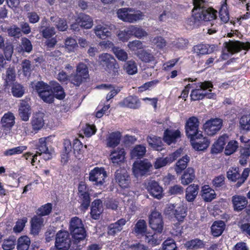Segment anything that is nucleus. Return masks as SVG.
<instances>
[{"label":"nucleus","instance_id":"nucleus-11","mask_svg":"<svg viewBox=\"0 0 250 250\" xmlns=\"http://www.w3.org/2000/svg\"><path fill=\"white\" fill-rule=\"evenodd\" d=\"M70 244L69 234L66 231H61L56 235L55 246L59 250H67Z\"/></svg>","mask_w":250,"mask_h":250},{"label":"nucleus","instance_id":"nucleus-57","mask_svg":"<svg viewBox=\"0 0 250 250\" xmlns=\"http://www.w3.org/2000/svg\"><path fill=\"white\" fill-rule=\"evenodd\" d=\"M112 50L114 54L119 60L125 61L127 59L128 54L124 50L116 47H114Z\"/></svg>","mask_w":250,"mask_h":250},{"label":"nucleus","instance_id":"nucleus-18","mask_svg":"<svg viewBox=\"0 0 250 250\" xmlns=\"http://www.w3.org/2000/svg\"><path fill=\"white\" fill-rule=\"evenodd\" d=\"M116 182L122 188H126L129 185V176L125 169H119L115 173Z\"/></svg>","mask_w":250,"mask_h":250},{"label":"nucleus","instance_id":"nucleus-20","mask_svg":"<svg viewBox=\"0 0 250 250\" xmlns=\"http://www.w3.org/2000/svg\"><path fill=\"white\" fill-rule=\"evenodd\" d=\"M122 135L119 131L108 133L106 138V146L109 147H115L120 143Z\"/></svg>","mask_w":250,"mask_h":250},{"label":"nucleus","instance_id":"nucleus-1","mask_svg":"<svg viewBox=\"0 0 250 250\" xmlns=\"http://www.w3.org/2000/svg\"><path fill=\"white\" fill-rule=\"evenodd\" d=\"M194 10L198 11L195 13L194 19L198 21L208 22L210 27L208 28V33L211 35L216 33L220 25L219 21L217 19V11L212 8L205 6L206 1L204 0H193Z\"/></svg>","mask_w":250,"mask_h":250},{"label":"nucleus","instance_id":"nucleus-52","mask_svg":"<svg viewBox=\"0 0 250 250\" xmlns=\"http://www.w3.org/2000/svg\"><path fill=\"white\" fill-rule=\"evenodd\" d=\"M25 146H20L5 150L3 154L5 156H10L17 154H21L24 151L27 149Z\"/></svg>","mask_w":250,"mask_h":250},{"label":"nucleus","instance_id":"nucleus-23","mask_svg":"<svg viewBox=\"0 0 250 250\" xmlns=\"http://www.w3.org/2000/svg\"><path fill=\"white\" fill-rule=\"evenodd\" d=\"M102 202L100 199L94 200L92 203L91 215L94 219L99 218L100 215L103 212Z\"/></svg>","mask_w":250,"mask_h":250},{"label":"nucleus","instance_id":"nucleus-61","mask_svg":"<svg viewBox=\"0 0 250 250\" xmlns=\"http://www.w3.org/2000/svg\"><path fill=\"white\" fill-rule=\"evenodd\" d=\"M128 48L132 51H137L138 50L142 49L144 46L141 41L139 40H134L129 42L127 44Z\"/></svg>","mask_w":250,"mask_h":250},{"label":"nucleus","instance_id":"nucleus-55","mask_svg":"<svg viewBox=\"0 0 250 250\" xmlns=\"http://www.w3.org/2000/svg\"><path fill=\"white\" fill-rule=\"evenodd\" d=\"M117 36L120 41L126 42L132 37L130 27L129 26L125 29L120 31L117 34Z\"/></svg>","mask_w":250,"mask_h":250},{"label":"nucleus","instance_id":"nucleus-3","mask_svg":"<svg viewBox=\"0 0 250 250\" xmlns=\"http://www.w3.org/2000/svg\"><path fill=\"white\" fill-rule=\"evenodd\" d=\"M199 122L195 117L189 118L187 121L186 124V131L188 138L191 141L196 139H200L202 137V132L199 130Z\"/></svg>","mask_w":250,"mask_h":250},{"label":"nucleus","instance_id":"nucleus-24","mask_svg":"<svg viewBox=\"0 0 250 250\" xmlns=\"http://www.w3.org/2000/svg\"><path fill=\"white\" fill-rule=\"evenodd\" d=\"M125 158V152L123 148H117L112 151L110 159L114 164H119L124 161Z\"/></svg>","mask_w":250,"mask_h":250},{"label":"nucleus","instance_id":"nucleus-43","mask_svg":"<svg viewBox=\"0 0 250 250\" xmlns=\"http://www.w3.org/2000/svg\"><path fill=\"white\" fill-rule=\"evenodd\" d=\"M146 152V147L142 145L136 146L131 150L130 155L132 158L138 159L143 157Z\"/></svg>","mask_w":250,"mask_h":250},{"label":"nucleus","instance_id":"nucleus-46","mask_svg":"<svg viewBox=\"0 0 250 250\" xmlns=\"http://www.w3.org/2000/svg\"><path fill=\"white\" fill-rule=\"evenodd\" d=\"M30 240L26 236L20 237L18 240V250H28L30 245Z\"/></svg>","mask_w":250,"mask_h":250},{"label":"nucleus","instance_id":"nucleus-42","mask_svg":"<svg viewBox=\"0 0 250 250\" xmlns=\"http://www.w3.org/2000/svg\"><path fill=\"white\" fill-rule=\"evenodd\" d=\"M193 147L199 151L206 149L209 146L210 142L207 138H203L202 141H196V140L191 141Z\"/></svg>","mask_w":250,"mask_h":250},{"label":"nucleus","instance_id":"nucleus-15","mask_svg":"<svg viewBox=\"0 0 250 250\" xmlns=\"http://www.w3.org/2000/svg\"><path fill=\"white\" fill-rule=\"evenodd\" d=\"M145 186L148 192L153 197L158 199L162 198L163 188L157 182L149 180L145 183Z\"/></svg>","mask_w":250,"mask_h":250},{"label":"nucleus","instance_id":"nucleus-8","mask_svg":"<svg viewBox=\"0 0 250 250\" xmlns=\"http://www.w3.org/2000/svg\"><path fill=\"white\" fill-rule=\"evenodd\" d=\"M222 124V119L212 118L205 123L204 125V129L208 135H213L221 129Z\"/></svg>","mask_w":250,"mask_h":250},{"label":"nucleus","instance_id":"nucleus-16","mask_svg":"<svg viewBox=\"0 0 250 250\" xmlns=\"http://www.w3.org/2000/svg\"><path fill=\"white\" fill-rule=\"evenodd\" d=\"M227 51L231 54L238 52L242 49L247 50L250 49V42H242L239 41H230L226 42Z\"/></svg>","mask_w":250,"mask_h":250},{"label":"nucleus","instance_id":"nucleus-32","mask_svg":"<svg viewBox=\"0 0 250 250\" xmlns=\"http://www.w3.org/2000/svg\"><path fill=\"white\" fill-rule=\"evenodd\" d=\"M126 220L122 218L115 223L110 224L108 226V234L114 235L117 232L120 231L123 229V226H124Z\"/></svg>","mask_w":250,"mask_h":250},{"label":"nucleus","instance_id":"nucleus-4","mask_svg":"<svg viewBox=\"0 0 250 250\" xmlns=\"http://www.w3.org/2000/svg\"><path fill=\"white\" fill-rule=\"evenodd\" d=\"M250 172L249 168L244 169L242 174L240 173L238 167H230L227 172V177L229 180L232 182H237L236 187H240L247 180Z\"/></svg>","mask_w":250,"mask_h":250},{"label":"nucleus","instance_id":"nucleus-40","mask_svg":"<svg viewBox=\"0 0 250 250\" xmlns=\"http://www.w3.org/2000/svg\"><path fill=\"white\" fill-rule=\"evenodd\" d=\"M79 24L85 29H89L93 25V20L91 18L85 14H81L79 17Z\"/></svg>","mask_w":250,"mask_h":250},{"label":"nucleus","instance_id":"nucleus-56","mask_svg":"<svg viewBox=\"0 0 250 250\" xmlns=\"http://www.w3.org/2000/svg\"><path fill=\"white\" fill-rule=\"evenodd\" d=\"M238 147V143L237 141L231 140L226 146L225 149V153L227 155H229L236 151Z\"/></svg>","mask_w":250,"mask_h":250},{"label":"nucleus","instance_id":"nucleus-13","mask_svg":"<svg viewBox=\"0 0 250 250\" xmlns=\"http://www.w3.org/2000/svg\"><path fill=\"white\" fill-rule=\"evenodd\" d=\"M149 225L154 230L161 232L163 229V222L161 214L156 211L151 212L149 216Z\"/></svg>","mask_w":250,"mask_h":250},{"label":"nucleus","instance_id":"nucleus-59","mask_svg":"<svg viewBox=\"0 0 250 250\" xmlns=\"http://www.w3.org/2000/svg\"><path fill=\"white\" fill-rule=\"evenodd\" d=\"M76 72L85 79L89 76L88 67L83 62L79 63L77 66Z\"/></svg>","mask_w":250,"mask_h":250},{"label":"nucleus","instance_id":"nucleus-9","mask_svg":"<svg viewBox=\"0 0 250 250\" xmlns=\"http://www.w3.org/2000/svg\"><path fill=\"white\" fill-rule=\"evenodd\" d=\"M152 167L147 159L135 162L133 166V172L136 177L143 176L149 171Z\"/></svg>","mask_w":250,"mask_h":250},{"label":"nucleus","instance_id":"nucleus-19","mask_svg":"<svg viewBox=\"0 0 250 250\" xmlns=\"http://www.w3.org/2000/svg\"><path fill=\"white\" fill-rule=\"evenodd\" d=\"M31 114V109L29 104L25 101H21L19 108V115L24 121H28Z\"/></svg>","mask_w":250,"mask_h":250},{"label":"nucleus","instance_id":"nucleus-58","mask_svg":"<svg viewBox=\"0 0 250 250\" xmlns=\"http://www.w3.org/2000/svg\"><path fill=\"white\" fill-rule=\"evenodd\" d=\"M35 87L39 96L40 97L41 96H43V92L46 91V90L50 89L51 86L43 82H38L36 83Z\"/></svg>","mask_w":250,"mask_h":250},{"label":"nucleus","instance_id":"nucleus-5","mask_svg":"<svg viewBox=\"0 0 250 250\" xmlns=\"http://www.w3.org/2000/svg\"><path fill=\"white\" fill-rule=\"evenodd\" d=\"M99 59L108 73L112 76L118 74L119 66L113 56L108 53H104L100 56Z\"/></svg>","mask_w":250,"mask_h":250},{"label":"nucleus","instance_id":"nucleus-45","mask_svg":"<svg viewBox=\"0 0 250 250\" xmlns=\"http://www.w3.org/2000/svg\"><path fill=\"white\" fill-rule=\"evenodd\" d=\"M124 70L129 75H134L137 72V66L134 61L126 62L124 65Z\"/></svg>","mask_w":250,"mask_h":250},{"label":"nucleus","instance_id":"nucleus-33","mask_svg":"<svg viewBox=\"0 0 250 250\" xmlns=\"http://www.w3.org/2000/svg\"><path fill=\"white\" fill-rule=\"evenodd\" d=\"M225 228V223L223 221H215L211 227V232L215 237L221 235Z\"/></svg>","mask_w":250,"mask_h":250},{"label":"nucleus","instance_id":"nucleus-64","mask_svg":"<svg viewBox=\"0 0 250 250\" xmlns=\"http://www.w3.org/2000/svg\"><path fill=\"white\" fill-rule=\"evenodd\" d=\"M15 239L10 238L4 240L2 247L4 250H12L15 248Z\"/></svg>","mask_w":250,"mask_h":250},{"label":"nucleus","instance_id":"nucleus-47","mask_svg":"<svg viewBox=\"0 0 250 250\" xmlns=\"http://www.w3.org/2000/svg\"><path fill=\"white\" fill-rule=\"evenodd\" d=\"M185 245L188 249L197 250L204 248L205 243L201 240L194 239L187 242Z\"/></svg>","mask_w":250,"mask_h":250},{"label":"nucleus","instance_id":"nucleus-35","mask_svg":"<svg viewBox=\"0 0 250 250\" xmlns=\"http://www.w3.org/2000/svg\"><path fill=\"white\" fill-rule=\"evenodd\" d=\"M199 187L195 184L189 186L186 189V198L188 202H192L197 196Z\"/></svg>","mask_w":250,"mask_h":250},{"label":"nucleus","instance_id":"nucleus-31","mask_svg":"<svg viewBox=\"0 0 250 250\" xmlns=\"http://www.w3.org/2000/svg\"><path fill=\"white\" fill-rule=\"evenodd\" d=\"M94 31L97 37L104 39L110 36V32L107 26L104 23L98 24L94 28Z\"/></svg>","mask_w":250,"mask_h":250},{"label":"nucleus","instance_id":"nucleus-36","mask_svg":"<svg viewBox=\"0 0 250 250\" xmlns=\"http://www.w3.org/2000/svg\"><path fill=\"white\" fill-rule=\"evenodd\" d=\"M32 50V45L31 42L26 38H22L21 44L16 48V50L19 53L26 52L30 53Z\"/></svg>","mask_w":250,"mask_h":250},{"label":"nucleus","instance_id":"nucleus-39","mask_svg":"<svg viewBox=\"0 0 250 250\" xmlns=\"http://www.w3.org/2000/svg\"><path fill=\"white\" fill-rule=\"evenodd\" d=\"M189 160V157L186 155L178 161L175 167V170L177 174L181 173L187 167Z\"/></svg>","mask_w":250,"mask_h":250},{"label":"nucleus","instance_id":"nucleus-60","mask_svg":"<svg viewBox=\"0 0 250 250\" xmlns=\"http://www.w3.org/2000/svg\"><path fill=\"white\" fill-rule=\"evenodd\" d=\"M52 209V204L47 203L39 208L37 210V213L42 217V216L47 215L51 212Z\"/></svg>","mask_w":250,"mask_h":250},{"label":"nucleus","instance_id":"nucleus-54","mask_svg":"<svg viewBox=\"0 0 250 250\" xmlns=\"http://www.w3.org/2000/svg\"><path fill=\"white\" fill-rule=\"evenodd\" d=\"M193 52L197 55H205L208 53L209 47L208 44H199L193 47Z\"/></svg>","mask_w":250,"mask_h":250},{"label":"nucleus","instance_id":"nucleus-25","mask_svg":"<svg viewBox=\"0 0 250 250\" xmlns=\"http://www.w3.org/2000/svg\"><path fill=\"white\" fill-rule=\"evenodd\" d=\"M124 106L136 109L140 106V102L136 96H128L124 99L120 103Z\"/></svg>","mask_w":250,"mask_h":250},{"label":"nucleus","instance_id":"nucleus-29","mask_svg":"<svg viewBox=\"0 0 250 250\" xmlns=\"http://www.w3.org/2000/svg\"><path fill=\"white\" fill-rule=\"evenodd\" d=\"M228 138L227 134H224L220 136L214 143L211 148V152L213 153H218L221 152L224 147L226 141Z\"/></svg>","mask_w":250,"mask_h":250},{"label":"nucleus","instance_id":"nucleus-63","mask_svg":"<svg viewBox=\"0 0 250 250\" xmlns=\"http://www.w3.org/2000/svg\"><path fill=\"white\" fill-rule=\"evenodd\" d=\"M43 95V96H41L40 97L44 102L48 103H52L54 100V94L52 87H50V89L46 90V91L44 92Z\"/></svg>","mask_w":250,"mask_h":250},{"label":"nucleus","instance_id":"nucleus-28","mask_svg":"<svg viewBox=\"0 0 250 250\" xmlns=\"http://www.w3.org/2000/svg\"><path fill=\"white\" fill-rule=\"evenodd\" d=\"M44 224L43 218L40 216H35L31 220V233L33 234L38 233L39 230Z\"/></svg>","mask_w":250,"mask_h":250},{"label":"nucleus","instance_id":"nucleus-14","mask_svg":"<svg viewBox=\"0 0 250 250\" xmlns=\"http://www.w3.org/2000/svg\"><path fill=\"white\" fill-rule=\"evenodd\" d=\"M182 133L179 129H167L164 133L163 140L167 145L175 144L180 139Z\"/></svg>","mask_w":250,"mask_h":250},{"label":"nucleus","instance_id":"nucleus-51","mask_svg":"<svg viewBox=\"0 0 250 250\" xmlns=\"http://www.w3.org/2000/svg\"><path fill=\"white\" fill-rule=\"evenodd\" d=\"M53 87H52L53 91L54 97H55L58 99L62 100L65 97L64 90L62 87L57 82L52 83Z\"/></svg>","mask_w":250,"mask_h":250},{"label":"nucleus","instance_id":"nucleus-37","mask_svg":"<svg viewBox=\"0 0 250 250\" xmlns=\"http://www.w3.org/2000/svg\"><path fill=\"white\" fill-rule=\"evenodd\" d=\"M98 89H104L109 91V92L107 94L106 96L107 101H109L113 98L119 92L120 89L116 88L114 86L111 84H102L96 87Z\"/></svg>","mask_w":250,"mask_h":250},{"label":"nucleus","instance_id":"nucleus-27","mask_svg":"<svg viewBox=\"0 0 250 250\" xmlns=\"http://www.w3.org/2000/svg\"><path fill=\"white\" fill-rule=\"evenodd\" d=\"M195 178V170L193 168L188 167L184 172L181 177V182L183 185H188L191 183Z\"/></svg>","mask_w":250,"mask_h":250},{"label":"nucleus","instance_id":"nucleus-30","mask_svg":"<svg viewBox=\"0 0 250 250\" xmlns=\"http://www.w3.org/2000/svg\"><path fill=\"white\" fill-rule=\"evenodd\" d=\"M201 196L206 202H210L216 197L214 190L208 185H205L202 188Z\"/></svg>","mask_w":250,"mask_h":250},{"label":"nucleus","instance_id":"nucleus-26","mask_svg":"<svg viewBox=\"0 0 250 250\" xmlns=\"http://www.w3.org/2000/svg\"><path fill=\"white\" fill-rule=\"evenodd\" d=\"M72 153L70 141L65 140L63 142V150L61 154V162L64 164L66 163Z\"/></svg>","mask_w":250,"mask_h":250},{"label":"nucleus","instance_id":"nucleus-21","mask_svg":"<svg viewBox=\"0 0 250 250\" xmlns=\"http://www.w3.org/2000/svg\"><path fill=\"white\" fill-rule=\"evenodd\" d=\"M43 117V113L41 112L36 113L33 115L31 120V125L34 131L40 130L44 125Z\"/></svg>","mask_w":250,"mask_h":250},{"label":"nucleus","instance_id":"nucleus-62","mask_svg":"<svg viewBox=\"0 0 250 250\" xmlns=\"http://www.w3.org/2000/svg\"><path fill=\"white\" fill-rule=\"evenodd\" d=\"M83 76L77 72L75 74H71L69 77V82L76 86H79L85 80Z\"/></svg>","mask_w":250,"mask_h":250},{"label":"nucleus","instance_id":"nucleus-12","mask_svg":"<svg viewBox=\"0 0 250 250\" xmlns=\"http://www.w3.org/2000/svg\"><path fill=\"white\" fill-rule=\"evenodd\" d=\"M70 232L73 238V243L78 245L77 249H81L85 244L83 241L86 235L84 227L82 228L79 227V228L70 230Z\"/></svg>","mask_w":250,"mask_h":250},{"label":"nucleus","instance_id":"nucleus-10","mask_svg":"<svg viewBox=\"0 0 250 250\" xmlns=\"http://www.w3.org/2000/svg\"><path fill=\"white\" fill-rule=\"evenodd\" d=\"M106 177V173L103 168L95 167L90 172L89 179L97 186H101L104 183Z\"/></svg>","mask_w":250,"mask_h":250},{"label":"nucleus","instance_id":"nucleus-17","mask_svg":"<svg viewBox=\"0 0 250 250\" xmlns=\"http://www.w3.org/2000/svg\"><path fill=\"white\" fill-rule=\"evenodd\" d=\"M172 211H173L174 217L179 222L183 221L187 215L186 209L183 206L176 207L173 205H169L166 209L165 212L170 213Z\"/></svg>","mask_w":250,"mask_h":250},{"label":"nucleus","instance_id":"nucleus-49","mask_svg":"<svg viewBox=\"0 0 250 250\" xmlns=\"http://www.w3.org/2000/svg\"><path fill=\"white\" fill-rule=\"evenodd\" d=\"M132 36H134L137 38L141 39L147 35V32L142 28L136 25H130Z\"/></svg>","mask_w":250,"mask_h":250},{"label":"nucleus","instance_id":"nucleus-6","mask_svg":"<svg viewBox=\"0 0 250 250\" xmlns=\"http://www.w3.org/2000/svg\"><path fill=\"white\" fill-rule=\"evenodd\" d=\"M200 89L192 90L191 94V99L193 101L199 100L203 99L205 96H208V98H213L214 95L212 93L204 92V91L208 89V91H211V88L213 87V84L210 82L205 81L200 83Z\"/></svg>","mask_w":250,"mask_h":250},{"label":"nucleus","instance_id":"nucleus-44","mask_svg":"<svg viewBox=\"0 0 250 250\" xmlns=\"http://www.w3.org/2000/svg\"><path fill=\"white\" fill-rule=\"evenodd\" d=\"M137 57L143 62H149L154 60V56L148 51L142 50L136 53Z\"/></svg>","mask_w":250,"mask_h":250},{"label":"nucleus","instance_id":"nucleus-38","mask_svg":"<svg viewBox=\"0 0 250 250\" xmlns=\"http://www.w3.org/2000/svg\"><path fill=\"white\" fill-rule=\"evenodd\" d=\"M15 116L14 114L8 112L4 114L1 120L2 125L5 127H11L15 124Z\"/></svg>","mask_w":250,"mask_h":250},{"label":"nucleus","instance_id":"nucleus-48","mask_svg":"<svg viewBox=\"0 0 250 250\" xmlns=\"http://www.w3.org/2000/svg\"><path fill=\"white\" fill-rule=\"evenodd\" d=\"M51 21L60 31H63L67 28L66 21L58 17H52Z\"/></svg>","mask_w":250,"mask_h":250},{"label":"nucleus","instance_id":"nucleus-22","mask_svg":"<svg viewBox=\"0 0 250 250\" xmlns=\"http://www.w3.org/2000/svg\"><path fill=\"white\" fill-rule=\"evenodd\" d=\"M232 202L234 210L237 211L242 210L248 204L246 198L241 195L233 196L232 197Z\"/></svg>","mask_w":250,"mask_h":250},{"label":"nucleus","instance_id":"nucleus-41","mask_svg":"<svg viewBox=\"0 0 250 250\" xmlns=\"http://www.w3.org/2000/svg\"><path fill=\"white\" fill-rule=\"evenodd\" d=\"M146 224L144 220H139L135 225L134 231L137 236H144L146 231Z\"/></svg>","mask_w":250,"mask_h":250},{"label":"nucleus","instance_id":"nucleus-7","mask_svg":"<svg viewBox=\"0 0 250 250\" xmlns=\"http://www.w3.org/2000/svg\"><path fill=\"white\" fill-rule=\"evenodd\" d=\"M47 138H41L36 145V149L37 150L36 153L39 156H42L45 160H49L52 158L53 151L49 149L46 145Z\"/></svg>","mask_w":250,"mask_h":250},{"label":"nucleus","instance_id":"nucleus-50","mask_svg":"<svg viewBox=\"0 0 250 250\" xmlns=\"http://www.w3.org/2000/svg\"><path fill=\"white\" fill-rule=\"evenodd\" d=\"M65 49L68 52H74L78 47L76 40L72 38H67L64 43Z\"/></svg>","mask_w":250,"mask_h":250},{"label":"nucleus","instance_id":"nucleus-34","mask_svg":"<svg viewBox=\"0 0 250 250\" xmlns=\"http://www.w3.org/2000/svg\"><path fill=\"white\" fill-rule=\"evenodd\" d=\"M147 141L152 148L158 150H162L163 149L161 138L154 135L148 136L147 138Z\"/></svg>","mask_w":250,"mask_h":250},{"label":"nucleus","instance_id":"nucleus-53","mask_svg":"<svg viewBox=\"0 0 250 250\" xmlns=\"http://www.w3.org/2000/svg\"><path fill=\"white\" fill-rule=\"evenodd\" d=\"M239 124L241 129L245 131L250 130V114L242 116L239 121Z\"/></svg>","mask_w":250,"mask_h":250},{"label":"nucleus","instance_id":"nucleus-2","mask_svg":"<svg viewBox=\"0 0 250 250\" xmlns=\"http://www.w3.org/2000/svg\"><path fill=\"white\" fill-rule=\"evenodd\" d=\"M117 15L125 22L134 23L143 19L144 15L139 10L132 8H122L118 10Z\"/></svg>","mask_w":250,"mask_h":250}]
</instances>
